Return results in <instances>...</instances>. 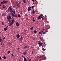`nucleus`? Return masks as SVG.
Instances as JSON below:
<instances>
[{
  "instance_id": "31",
  "label": "nucleus",
  "mask_w": 61,
  "mask_h": 61,
  "mask_svg": "<svg viewBox=\"0 0 61 61\" xmlns=\"http://www.w3.org/2000/svg\"><path fill=\"white\" fill-rule=\"evenodd\" d=\"M18 16L19 17H20V15L19 14H18Z\"/></svg>"
},
{
  "instance_id": "56",
  "label": "nucleus",
  "mask_w": 61,
  "mask_h": 61,
  "mask_svg": "<svg viewBox=\"0 0 61 61\" xmlns=\"http://www.w3.org/2000/svg\"><path fill=\"white\" fill-rule=\"evenodd\" d=\"M18 50H19V49H20V48L19 47L18 48Z\"/></svg>"
},
{
  "instance_id": "15",
  "label": "nucleus",
  "mask_w": 61,
  "mask_h": 61,
  "mask_svg": "<svg viewBox=\"0 0 61 61\" xmlns=\"http://www.w3.org/2000/svg\"><path fill=\"white\" fill-rule=\"evenodd\" d=\"M12 23H15V20H12Z\"/></svg>"
},
{
  "instance_id": "45",
  "label": "nucleus",
  "mask_w": 61,
  "mask_h": 61,
  "mask_svg": "<svg viewBox=\"0 0 61 61\" xmlns=\"http://www.w3.org/2000/svg\"><path fill=\"white\" fill-rule=\"evenodd\" d=\"M27 14H26L25 15V16H27Z\"/></svg>"
},
{
  "instance_id": "23",
  "label": "nucleus",
  "mask_w": 61,
  "mask_h": 61,
  "mask_svg": "<svg viewBox=\"0 0 61 61\" xmlns=\"http://www.w3.org/2000/svg\"><path fill=\"white\" fill-rule=\"evenodd\" d=\"M33 20L34 22H35V18H33Z\"/></svg>"
},
{
  "instance_id": "39",
  "label": "nucleus",
  "mask_w": 61,
  "mask_h": 61,
  "mask_svg": "<svg viewBox=\"0 0 61 61\" xmlns=\"http://www.w3.org/2000/svg\"><path fill=\"white\" fill-rule=\"evenodd\" d=\"M2 39H1H1H0V42H1L2 41Z\"/></svg>"
},
{
  "instance_id": "61",
  "label": "nucleus",
  "mask_w": 61,
  "mask_h": 61,
  "mask_svg": "<svg viewBox=\"0 0 61 61\" xmlns=\"http://www.w3.org/2000/svg\"><path fill=\"white\" fill-rule=\"evenodd\" d=\"M2 43H1V45H2Z\"/></svg>"
},
{
  "instance_id": "64",
  "label": "nucleus",
  "mask_w": 61,
  "mask_h": 61,
  "mask_svg": "<svg viewBox=\"0 0 61 61\" xmlns=\"http://www.w3.org/2000/svg\"><path fill=\"white\" fill-rule=\"evenodd\" d=\"M12 18H13V17L12 16Z\"/></svg>"
},
{
  "instance_id": "6",
  "label": "nucleus",
  "mask_w": 61,
  "mask_h": 61,
  "mask_svg": "<svg viewBox=\"0 0 61 61\" xmlns=\"http://www.w3.org/2000/svg\"><path fill=\"white\" fill-rule=\"evenodd\" d=\"M10 14L12 15V16H14V17H17V15H14L13 13H11Z\"/></svg>"
},
{
  "instance_id": "47",
  "label": "nucleus",
  "mask_w": 61,
  "mask_h": 61,
  "mask_svg": "<svg viewBox=\"0 0 61 61\" xmlns=\"http://www.w3.org/2000/svg\"><path fill=\"white\" fill-rule=\"evenodd\" d=\"M46 32H48V31L47 30V31L45 32V34H46Z\"/></svg>"
},
{
  "instance_id": "34",
  "label": "nucleus",
  "mask_w": 61,
  "mask_h": 61,
  "mask_svg": "<svg viewBox=\"0 0 61 61\" xmlns=\"http://www.w3.org/2000/svg\"><path fill=\"white\" fill-rule=\"evenodd\" d=\"M10 7L8 9V11H9V10L10 9Z\"/></svg>"
},
{
  "instance_id": "13",
  "label": "nucleus",
  "mask_w": 61,
  "mask_h": 61,
  "mask_svg": "<svg viewBox=\"0 0 61 61\" xmlns=\"http://www.w3.org/2000/svg\"><path fill=\"white\" fill-rule=\"evenodd\" d=\"M42 33L43 34H46V33L45 32H44V30H43L42 31Z\"/></svg>"
},
{
  "instance_id": "11",
  "label": "nucleus",
  "mask_w": 61,
  "mask_h": 61,
  "mask_svg": "<svg viewBox=\"0 0 61 61\" xmlns=\"http://www.w3.org/2000/svg\"><path fill=\"white\" fill-rule=\"evenodd\" d=\"M16 26H17V27H18V26H19V25H20V24H19V23H18V22H17L16 24Z\"/></svg>"
},
{
  "instance_id": "42",
  "label": "nucleus",
  "mask_w": 61,
  "mask_h": 61,
  "mask_svg": "<svg viewBox=\"0 0 61 61\" xmlns=\"http://www.w3.org/2000/svg\"><path fill=\"white\" fill-rule=\"evenodd\" d=\"M34 7V6H32V7L31 8H33Z\"/></svg>"
},
{
  "instance_id": "57",
  "label": "nucleus",
  "mask_w": 61,
  "mask_h": 61,
  "mask_svg": "<svg viewBox=\"0 0 61 61\" xmlns=\"http://www.w3.org/2000/svg\"><path fill=\"white\" fill-rule=\"evenodd\" d=\"M1 15H1V14H0V16H1Z\"/></svg>"
},
{
  "instance_id": "18",
  "label": "nucleus",
  "mask_w": 61,
  "mask_h": 61,
  "mask_svg": "<svg viewBox=\"0 0 61 61\" xmlns=\"http://www.w3.org/2000/svg\"><path fill=\"white\" fill-rule=\"evenodd\" d=\"M13 25V23H12V22H11L10 23V25L11 26V25Z\"/></svg>"
},
{
  "instance_id": "26",
  "label": "nucleus",
  "mask_w": 61,
  "mask_h": 61,
  "mask_svg": "<svg viewBox=\"0 0 61 61\" xmlns=\"http://www.w3.org/2000/svg\"><path fill=\"white\" fill-rule=\"evenodd\" d=\"M3 8H5V5H3Z\"/></svg>"
},
{
  "instance_id": "17",
  "label": "nucleus",
  "mask_w": 61,
  "mask_h": 61,
  "mask_svg": "<svg viewBox=\"0 0 61 61\" xmlns=\"http://www.w3.org/2000/svg\"><path fill=\"white\" fill-rule=\"evenodd\" d=\"M34 32L35 34H36L37 33V31L36 30H34Z\"/></svg>"
},
{
  "instance_id": "35",
  "label": "nucleus",
  "mask_w": 61,
  "mask_h": 61,
  "mask_svg": "<svg viewBox=\"0 0 61 61\" xmlns=\"http://www.w3.org/2000/svg\"><path fill=\"white\" fill-rule=\"evenodd\" d=\"M31 7L30 6H29L28 7V9H31Z\"/></svg>"
},
{
  "instance_id": "16",
  "label": "nucleus",
  "mask_w": 61,
  "mask_h": 61,
  "mask_svg": "<svg viewBox=\"0 0 61 61\" xmlns=\"http://www.w3.org/2000/svg\"><path fill=\"white\" fill-rule=\"evenodd\" d=\"M32 13L33 14H35V10H33L32 11Z\"/></svg>"
},
{
  "instance_id": "30",
  "label": "nucleus",
  "mask_w": 61,
  "mask_h": 61,
  "mask_svg": "<svg viewBox=\"0 0 61 61\" xmlns=\"http://www.w3.org/2000/svg\"><path fill=\"white\" fill-rule=\"evenodd\" d=\"M40 39L41 40H43V38H42V37H40Z\"/></svg>"
},
{
  "instance_id": "40",
  "label": "nucleus",
  "mask_w": 61,
  "mask_h": 61,
  "mask_svg": "<svg viewBox=\"0 0 61 61\" xmlns=\"http://www.w3.org/2000/svg\"><path fill=\"white\" fill-rule=\"evenodd\" d=\"M8 19V21H9V22H10V19Z\"/></svg>"
},
{
  "instance_id": "5",
  "label": "nucleus",
  "mask_w": 61,
  "mask_h": 61,
  "mask_svg": "<svg viewBox=\"0 0 61 61\" xmlns=\"http://www.w3.org/2000/svg\"><path fill=\"white\" fill-rule=\"evenodd\" d=\"M40 15V16L38 17L37 19L39 20H40L41 19V15Z\"/></svg>"
},
{
  "instance_id": "9",
  "label": "nucleus",
  "mask_w": 61,
  "mask_h": 61,
  "mask_svg": "<svg viewBox=\"0 0 61 61\" xmlns=\"http://www.w3.org/2000/svg\"><path fill=\"white\" fill-rule=\"evenodd\" d=\"M3 4H6V3H8V1L7 0L5 1V0H3Z\"/></svg>"
},
{
  "instance_id": "36",
  "label": "nucleus",
  "mask_w": 61,
  "mask_h": 61,
  "mask_svg": "<svg viewBox=\"0 0 61 61\" xmlns=\"http://www.w3.org/2000/svg\"><path fill=\"white\" fill-rule=\"evenodd\" d=\"M17 5L18 6H20V5H19V4H17Z\"/></svg>"
},
{
  "instance_id": "59",
  "label": "nucleus",
  "mask_w": 61,
  "mask_h": 61,
  "mask_svg": "<svg viewBox=\"0 0 61 61\" xmlns=\"http://www.w3.org/2000/svg\"><path fill=\"white\" fill-rule=\"evenodd\" d=\"M34 1H35V2H36V0H35Z\"/></svg>"
},
{
  "instance_id": "54",
  "label": "nucleus",
  "mask_w": 61,
  "mask_h": 61,
  "mask_svg": "<svg viewBox=\"0 0 61 61\" xmlns=\"http://www.w3.org/2000/svg\"><path fill=\"white\" fill-rule=\"evenodd\" d=\"M34 53V52H33V51H32V54H33V53Z\"/></svg>"
},
{
  "instance_id": "12",
  "label": "nucleus",
  "mask_w": 61,
  "mask_h": 61,
  "mask_svg": "<svg viewBox=\"0 0 61 61\" xmlns=\"http://www.w3.org/2000/svg\"><path fill=\"white\" fill-rule=\"evenodd\" d=\"M24 61H27V60L26 59V58L25 57H24Z\"/></svg>"
},
{
  "instance_id": "27",
  "label": "nucleus",
  "mask_w": 61,
  "mask_h": 61,
  "mask_svg": "<svg viewBox=\"0 0 61 61\" xmlns=\"http://www.w3.org/2000/svg\"><path fill=\"white\" fill-rule=\"evenodd\" d=\"M26 48H27V46H26L24 47V49H26Z\"/></svg>"
},
{
  "instance_id": "60",
  "label": "nucleus",
  "mask_w": 61,
  "mask_h": 61,
  "mask_svg": "<svg viewBox=\"0 0 61 61\" xmlns=\"http://www.w3.org/2000/svg\"><path fill=\"white\" fill-rule=\"evenodd\" d=\"M28 18H26V19H27V20L28 19Z\"/></svg>"
},
{
  "instance_id": "55",
  "label": "nucleus",
  "mask_w": 61,
  "mask_h": 61,
  "mask_svg": "<svg viewBox=\"0 0 61 61\" xmlns=\"http://www.w3.org/2000/svg\"><path fill=\"white\" fill-rule=\"evenodd\" d=\"M9 44L10 45L11 44V43H10V42H9Z\"/></svg>"
},
{
  "instance_id": "51",
  "label": "nucleus",
  "mask_w": 61,
  "mask_h": 61,
  "mask_svg": "<svg viewBox=\"0 0 61 61\" xmlns=\"http://www.w3.org/2000/svg\"><path fill=\"white\" fill-rule=\"evenodd\" d=\"M40 60H41L40 61H41V60H43V59H41Z\"/></svg>"
},
{
  "instance_id": "4",
  "label": "nucleus",
  "mask_w": 61,
  "mask_h": 61,
  "mask_svg": "<svg viewBox=\"0 0 61 61\" xmlns=\"http://www.w3.org/2000/svg\"><path fill=\"white\" fill-rule=\"evenodd\" d=\"M2 16H5V15H6V13H3L2 14Z\"/></svg>"
},
{
  "instance_id": "44",
  "label": "nucleus",
  "mask_w": 61,
  "mask_h": 61,
  "mask_svg": "<svg viewBox=\"0 0 61 61\" xmlns=\"http://www.w3.org/2000/svg\"><path fill=\"white\" fill-rule=\"evenodd\" d=\"M7 28H8V26H7V27L6 28H5L6 29H7Z\"/></svg>"
},
{
  "instance_id": "29",
  "label": "nucleus",
  "mask_w": 61,
  "mask_h": 61,
  "mask_svg": "<svg viewBox=\"0 0 61 61\" xmlns=\"http://www.w3.org/2000/svg\"><path fill=\"white\" fill-rule=\"evenodd\" d=\"M44 47L46 46V44L45 43H44Z\"/></svg>"
},
{
  "instance_id": "38",
  "label": "nucleus",
  "mask_w": 61,
  "mask_h": 61,
  "mask_svg": "<svg viewBox=\"0 0 61 61\" xmlns=\"http://www.w3.org/2000/svg\"><path fill=\"white\" fill-rule=\"evenodd\" d=\"M30 29L31 30H32V29H33V27H32L30 28Z\"/></svg>"
},
{
  "instance_id": "48",
  "label": "nucleus",
  "mask_w": 61,
  "mask_h": 61,
  "mask_svg": "<svg viewBox=\"0 0 61 61\" xmlns=\"http://www.w3.org/2000/svg\"><path fill=\"white\" fill-rule=\"evenodd\" d=\"M31 59H30V60H29V61H31Z\"/></svg>"
},
{
  "instance_id": "14",
  "label": "nucleus",
  "mask_w": 61,
  "mask_h": 61,
  "mask_svg": "<svg viewBox=\"0 0 61 61\" xmlns=\"http://www.w3.org/2000/svg\"><path fill=\"white\" fill-rule=\"evenodd\" d=\"M43 14L41 15V19L42 18V19H44V17H43Z\"/></svg>"
},
{
  "instance_id": "1",
  "label": "nucleus",
  "mask_w": 61,
  "mask_h": 61,
  "mask_svg": "<svg viewBox=\"0 0 61 61\" xmlns=\"http://www.w3.org/2000/svg\"><path fill=\"white\" fill-rule=\"evenodd\" d=\"M10 8L9 11L10 13H11H11H13V10L11 8V6H10Z\"/></svg>"
},
{
  "instance_id": "41",
  "label": "nucleus",
  "mask_w": 61,
  "mask_h": 61,
  "mask_svg": "<svg viewBox=\"0 0 61 61\" xmlns=\"http://www.w3.org/2000/svg\"><path fill=\"white\" fill-rule=\"evenodd\" d=\"M11 55L12 56H13V57H14V55L13 54H12Z\"/></svg>"
},
{
  "instance_id": "46",
  "label": "nucleus",
  "mask_w": 61,
  "mask_h": 61,
  "mask_svg": "<svg viewBox=\"0 0 61 61\" xmlns=\"http://www.w3.org/2000/svg\"><path fill=\"white\" fill-rule=\"evenodd\" d=\"M3 39H5V37H4Z\"/></svg>"
},
{
  "instance_id": "19",
  "label": "nucleus",
  "mask_w": 61,
  "mask_h": 61,
  "mask_svg": "<svg viewBox=\"0 0 61 61\" xmlns=\"http://www.w3.org/2000/svg\"><path fill=\"white\" fill-rule=\"evenodd\" d=\"M4 31H6V30H7V29H6L5 28H4Z\"/></svg>"
},
{
  "instance_id": "7",
  "label": "nucleus",
  "mask_w": 61,
  "mask_h": 61,
  "mask_svg": "<svg viewBox=\"0 0 61 61\" xmlns=\"http://www.w3.org/2000/svg\"><path fill=\"white\" fill-rule=\"evenodd\" d=\"M7 19H10L11 18V17L10 15L9 16H7Z\"/></svg>"
},
{
  "instance_id": "32",
  "label": "nucleus",
  "mask_w": 61,
  "mask_h": 61,
  "mask_svg": "<svg viewBox=\"0 0 61 61\" xmlns=\"http://www.w3.org/2000/svg\"><path fill=\"white\" fill-rule=\"evenodd\" d=\"M42 50H43V51H45L46 50V49H44V48H42Z\"/></svg>"
},
{
  "instance_id": "8",
  "label": "nucleus",
  "mask_w": 61,
  "mask_h": 61,
  "mask_svg": "<svg viewBox=\"0 0 61 61\" xmlns=\"http://www.w3.org/2000/svg\"><path fill=\"white\" fill-rule=\"evenodd\" d=\"M16 37L17 39L19 38V37H20V35H19V34H18L17 35Z\"/></svg>"
},
{
  "instance_id": "3",
  "label": "nucleus",
  "mask_w": 61,
  "mask_h": 61,
  "mask_svg": "<svg viewBox=\"0 0 61 61\" xmlns=\"http://www.w3.org/2000/svg\"><path fill=\"white\" fill-rule=\"evenodd\" d=\"M22 38H23V37L21 36L20 37V38L19 39L20 41H21V43H22V42L23 41V39Z\"/></svg>"
},
{
  "instance_id": "53",
  "label": "nucleus",
  "mask_w": 61,
  "mask_h": 61,
  "mask_svg": "<svg viewBox=\"0 0 61 61\" xmlns=\"http://www.w3.org/2000/svg\"><path fill=\"white\" fill-rule=\"evenodd\" d=\"M22 13H23V11H21V14H22Z\"/></svg>"
},
{
  "instance_id": "37",
  "label": "nucleus",
  "mask_w": 61,
  "mask_h": 61,
  "mask_svg": "<svg viewBox=\"0 0 61 61\" xmlns=\"http://www.w3.org/2000/svg\"><path fill=\"white\" fill-rule=\"evenodd\" d=\"M10 51H9L7 52V53L8 54H9V53H10Z\"/></svg>"
},
{
  "instance_id": "50",
  "label": "nucleus",
  "mask_w": 61,
  "mask_h": 61,
  "mask_svg": "<svg viewBox=\"0 0 61 61\" xmlns=\"http://www.w3.org/2000/svg\"><path fill=\"white\" fill-rule=\"evenodd\" d=\"M32 1L33 2H34V0H32Z\"/></svg>"
},
{
  "instance_id": "22",
  "label": "nucleus",
  "mask_w": 61,
  "mask_h": 61,
  "mask_svg": "<svg viewBox=\"0 0 61 61\" xmlns=\"http://www.w3.org/2000/svg\"><path fill=\"white\" fill-rule=\"evenodd\" d=\"M23 0V3L25 4V2H26V0Z\"/></svg>"
},
{
  "instance_id": "2",
  "label": "nucleus",
  "mask_w": 61,
  "mask_h": 61,
  "mask_svg": "<svg viewBox=\"0 0 61 61\" xmlns=\"http://www.w3.org/2000/svg\"><path fill=\"white\" fill-rule=\"evenodd\" d=\"M38 42H39L38 43V44L39 45V46H42L43 45V43H42L41 42L40 43V41H38Z\"/></svg>"
},
{
  "instance_id": "52",
  "label": "nucleus",
  "mask_w": 61,
  "mask_h": 61,
  "mask_svg": "<svg viewBox=\"0 0 61 61\" xmlns=\"http://www.w3.org/2000/svg\"><path fill=\"white\" fill-rule=\"evenodd\" d=\"M1 57H0V60H1Z\"/></svg>"
},
{
  "instance_id": "58",
  "label": "nucleus",
  "mask_w": 61,
  "mask_h": 61,
  "mask_svg": "<svg viewBox=\"0 0 61 61\" xmlns=\"http://www.w3.org/2000/svg\"><path fill=\"white\" fill-rule=\"evenodd\" d=\"M41 35H43V33H41Z\"/></svg>"
},
{
  "instance_id": "43",
  "label": "nucleus",
  "mask_w": 61,
  "mask_h": 61,
  "mask_svg": "<svg viewBox=\"0 0 61 61\" xmlns=\"http://www.w3.org/2000/svg\"><path fill=\"white\" fill-rule=\"evenodd\" d=\"M1 4H3V2H1L0 3Z\"/></svg>"
},
{
  "instance_id": "28",
  "label": "nucleus",
  "mask_w": 61,
  "mask_h": 61,
  "mask_svg": "<svg viewBox=\"0 0 61 61\" xmlns=\"http://www.w3.org/2000/svg\"><path fill=\"white\" fill-rule=\"evenodd\" d=\"M28 11H31V9H28Z\"/></svg>"
},
{
  "instance_id": "21",
  "label": "nucleus",
  "mask_w": 61,
  "mask_h": 61,
  "mask_svg": "<svg viewBox=\"0 0 61 61\" xmlns=\"http://www.w3.org/2000/svg\"><path fill=\"white\" fill-rule=\"evenodd\" d=\"M13 13L14 14H15V10H14L13 12Z\"/></svg>"
},
{
  "instance_id": "33",
  "label": "nucleus",
  "mask_w": 61,
  "mask_h": 61,
  "mask_svg": "<svg viewBox=\"0 0 61 61\" xmlns=\"http://www.w3.org/2000/svg\"><path fill=\"white\" fill-rule=\"evenodd\" d=\"M2 25H4V22H3L2 23Z\"/></svg>"
},
{
  "instance_id": "25",
  "label": "nucleus",
  "mask_w": 61,
  "mask_h": 61,
  "mask_svg": "<svg viewBox=\"0 0 61 61\" xmlns=\"http://www.w3.org/2000/svg\"><path fill=\"white\" fill-rule=\"evenodd\" d=\"M44 56V55H42V56H41L39 57V58H41V57H43V56Z\"/></svg>"
},
{
  "instance_id": "63",
  "label": "nucleus",
  "mask_w": 61,
  "mask_h": 61,
  "mask_svg": "<svg viewBox=\"0 0 61 61\" xmlns=\"http://www.w3.org/2000/svg\"><path fill=\"white\" fill-rule=\"evenodd\" d=\"M1 6V4H0V6Z\"/></svg>"
},
{
  "instance_id": "62",
  "label": "nucleus",
  "mask_w": 61,
  "mask_h": 61,
  "mask_svg": "<svg viewBox=\"0 0 61 61\" xmlns=\"http://www.w3.org/2000/svg\"><path fill=\"white\" fill-rule=\"evenodd\" d=\"M0 38H1V37L0 36Z\"/></svg>"
},
{
  "instance_id": "10",
  "label": "nucleus",
  "mask_w": 61,
  "mask_h": 61,
  "mask_svg": "<svg viewBox=\"0 0 61 61\" xmlns=\"http://www.w3.org/2000/svg\"><path fill=\"white\" fill-rule=\"evenodd\" d=\"M23 55H24L25 56L26 55V51H24L23 53H22Z\"/></svg>"
},
{
  "instance_id": "20",
  "label": "nucleus",
  "mask_w": 61,
  "mask_h": 61,
  "mask_svg": "<svg viewBox=\"0 0 61 61\" xmlns=\"http://www.w3.org/2000/svg\"><path fill=\"white\" fill-rule=\"evenodd\" d=\"M3 58L4 59H6V57H5V56H3Z\"/></svg>"
},
{
  "instance_id": "49",
  "label": "nucleus",
  "mask_w": 61,
  "mask_h": 61,
  "mask_svg": "<svg viewBox=\"0 0 61 61\" xmlns=\"http://www.w3.org/2000/svg\"><path fill=\"white\" fill-rule=\"evenodd\" d=\"M39 34H41V32H39Z\"/></svg>"
},
{
  "instance_id": "24",
  "label": "nucleus",
  "mask_w": 61,
  "mask_h": 61,
  "mask_svg": "<svg viewBox=\"0 0 61 61\" xmlns=\"http://www.w3.org/2000/svg\"><path fill=\"white\" fill-rule=\"evenodd\" d=\"M46 57H44L43 60H46Z\"/></svg>"
}]
</instances>
